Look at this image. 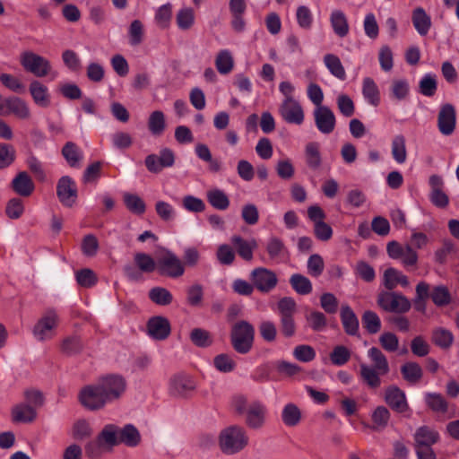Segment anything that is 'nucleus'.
<instances>
[{
	"label": "nucleus",
	"mask_w": 459,
	"mask_h": 459,
	"mask_svg": "<svg viewBox=\"0 0 459 459\" xmlns=\"http://www.w3.org/2000/svg\"><path fill=\"white\" fill-rule=\"evenodd\" d=\"M120 428L116 424H106L99 432L95 439L89 441L85 446V453L91 459H98L104 453L111 452L119 445Z\"/></svg>",
	"instance_id": "obj_1"
},
{
	"label": "nucleus",
	"mask_w": 459,
	"mask_h": 459,
	"mask_svg": "<svg viewBox=\"0 0 459 459\" xmlns=\"http://www.w3.org/2000/svg\"><path fill=\"white\" fill-rule=\"evenodd\" d=\"M248 444L246 430L237 425L230 426L221 430L219 436V446L226 455H234L243 450Z\"/></svg>",
	"instance_id": "obj_2"
},
{
	"label": "nucleus",
	"mask_w": 459,
	"mask_h": 459,
	"mask_svg": "<svg viewBox=\"0 0 459 459\" xmlns=\"http://www.w3.org/2000/svg\"><path fill=\"white\" fill-rule=\"evenodd\" d=\"M255 338V328L247 321L241 320L232 325L230 341L234 350L240 354L248 353Z\"/></svg>",
	"instance_id": "obj_3"
},
{
	"label": "nucleus",
	"mask_w": 459,
	"mask_h": 459,
	"mask_svg": "<svg viewBox=\"0 0 459 459\" xmlns=\"http://www.w3.org/2000/svg\"><path fill=\"white\" fill-rule=\"evenodd\" d=\"M59 321V316L56 310L48 309L45 311L33 326L32 334L34 338L39 342L54 338Z\"/></svg>",
	"instance_id": "obj_4"
},
{
	"label": "nucleus",
	"mask_w": 459,
	"mask_h": 459,
	"mask_svg": "<svg viewBox=\"0 0 459 459\" xmlns=\"http://www.w3.org/2000/svg\"><path fill=\"white\" fill-rule=\"evenodd\" d=\"M20 62L25 71L36 77H45L51 73L52 65L48 59L30 50L23 51Z\"/></svg>",
	"instance_id": "obj_5"
},
{
	"label": "nucleus",
	"mask_w": 459,
	"mask_h": 459,
	"mask_svg": "<svg viewBox=\"0 0 459 459\" xmlns=\"http://www.w3.org/2000/svg\"><path fill=\"white\" fill-rule=\"evenodd\" d=\"M386 252L389 257L400 261L405 268L418 264V252L410 244L401 245L397 241H391L387 244Z\"/></svg>",
	"instance_id": "obj_6"
},
{
	"label": "nucleus",
	"mask_w": 459,
	"mask_h": 459,
	"mask_svg": "<svg viewBox=\"0 0 459 459\" xmlns=\"http://www.w3.org/2000/svg\"><path fill=\"white\" fill-rule=\"evenodd\" d=\"M157 268L160 274L178 278L184 274L185 267L182 261L170 250L164 249L157 260Z\"/></svg>",
	"instance_id": "obj_7"
},
{
	"label": "nucleus",
	"mask_w": 459,
	"mask_h": 459,
	"mask_svg": "<svg viewBox=\"0 0 459 459\" xmlns=\"http://www.w3.org/2000/svg\"><path fill=\"white\" fill-rule=\"evenodd\" d=\"M98 384L108 403L119 399L126 388L125 378L118 375L105 376L99 379Z\"/></svg>",
	"instance_id": "obj_8"
},
{
	"label": "nucleus",
	"mask_w": 459,
	"mask_h": 459,
	"mask_svg": "<svg viewBox=\"0 0 459 459\" xmlns=\"http://www.w3.org/2000/svg\"><path fill=\"white\" fill-rule=\"evenodd\" d=\"M79 398L81 403L91 411L100 410L108 404L98 382L83 387L80 392Z\"/></svg>",
	"instance_id": "obj_9"
},
{
	"label": "nucleus",
	"mask_w": 459,
	"mask_h": 459,
	"mask_svg": "<svg viewBox=\"0 0 459 459\" xmlns=\"http://www.w3.org/2000/svg\"><path fill=\"white\" fill-rule=\"evenodd\" d=\"M378 305L385 311L404 313L411 308V302L403 295L394 292H383L377 299Z\"/></svg>",
	"instance_id": "obj_10"
},
{
	"label": "nucleus",
	"mask_w": 459,
	"mask_h": 459,
	"mask_svg": "<svg viewBox=\"0 0 459 459\" xmlns=\"http://www.w3.org/2000/svg\"><path fill=\"white\" fill-rule=\"evenodd\" d=\"M279 114L287 124L300 126L305 120V112L300 102L296 100L281 101Z\"/></svg>",
	"instance_id": "obj_11"
},
{
	"label": "nucleus",
	"mask_w": 459,
	"mask_h": 459,
	"mask_svg": "<svg viewBox=\"0 0 459 459\" xmlns=\"http://www.w3.org/2000/svg\"><path fill=\"white\" fill-rule=\"evenodd\" d=\"M250 279L255 287L261 292H269L275 288L278 282L276 274L266 268L258 267L251 272Z\"/></svg>",
	"instance_id": "obj_12"
},
{
	"label": "nucleus",
	"mask_w": 459,
	"mask_h": 459,
	"mask_svg": "<svg viewBox=\"0 0 459 459\" xmlns=\"http://www.w3.org/2000/svg\"><path fill=\"white\" fill-rule=\"evenodd\" d=\"M313 117L315 125L321 134H329L333 132L336 126V117L329 107L315 108Z\"/></svg>",
	"instance_id": "obj_13"
},
{
	"label": "nucleus",
	"mask_w": 459,
	"mask_h": 459,
	"mask_svg": "<svg viewBox=\"0 0 459 459\" xmlns=\"http://www.w3.org/2000/svg\"><path fill=\"white\" fill-rule=\"evenodd\" d=\"M267 417V408L260 401H252L248 404L245 413L246 424L253 429H259L265 424Z\"/></svg>",
	"instance_id": "obj_14"
},
{
	"label": "nucleus",
	"mask_w": 459,
	"mask_h": 459,
	"mask_svg": "<svg viewBox=\"0 0 459 459\" xmlns=\"http://www.w3.org/2000/svg\"><path fill=\"white\" fill-rule=\"evenodd\" d=\"M456 126V112L455 107L450 103L443 104L437 115V128L445 135H451Z\"/></svg>",
	"instance_id": "obj_15"
},
{
	"label": "nucleus",
	"mask_w": 459,
	"mask_h": 459,
	"mask_svg": "<svg viewBox=\"0 0 459 459\" xmlns=\"http://www.w3.org/2000/svg\"><path fill=\"white\" fill-rule=\"evenodd\" d=\"M56 195L65 206L72 207L77 199L75 182L69 176H63L57 182Z\"/></svg>",
	"instance_id": "obj_16"
},
{
	"label": "nucleus",
	"mask_w": 459,
	"mask_h": 459,
	"mask_svg": "<svg viewBox=\"0 0 459 459\" xmlns=\"http://www.w3.org/2000/svg\"><path fill=\"white\" fill-rule=\"evenodd\" d=\"M195 387L193 379L186 374H177L169 380V393L175 396H185Z\"/></svg>",
	"instance_id": "obj_17"
},
{
	"label": "nucleus",
	"mask_w": 459,
	"mask_h": 459,
	"mask_svg": "<svg viewBox=\"0 0 459 459\" xmlns=\"http://www.w3.org/2000/svg\"><path fill=\"white\" fill-rule=\"evenodd\" d=\"M385 403L394 411L404 412L408 410L405 394L395 385H390L385 392Z\"/></svg>",
	"instance_id": "obj_18"
},
{
	"label": "nucleus",
	"mask_w": 459,
	"mask_h": 459,
	"mask_svg": "<svg viewBox=\"0 0 459 459\" xmlns=\"http://www.w3.org/2000/svg\"><path fill=\"white\" fill-rule=\"evenodd\" d=\"M147 330L152 338L156 340H164L170 333V324L164 316H153L148 321Z\"/></svg>",
	"instance_id": "obj_19"
},
{
	"label": "nucleus",
	"mask_w": 459,
	"mask_h": 459,
	"mask_svg": "<svg viewBox=\"0 0 459 459\" xmlns=\"http://www.w3.org/2000/svg\"><path fill=\"white\" fill-rule=\"evenodd\" d=\"M329 22L333 33L342 39L350 32L348 18L341 9H333L329 15Z\"/></svg>",
	"instance_id": "obj_20"
},
{
	"label": "nucleus",
	"mask_w": 459,
	"mask_h": 459,
	"mask_svg": "<svg viewBox=\"0 0 459 459\" xmlns=\"http://www.w3.org/2000/svg\"><path fill=\"white\" fill-rule=\"evenodd\" d=\"M304 159L309 169H319L323 163L320 143L317 142L307 143L304 148Z\"/></svg>",
	"instance_id": "obj_21"
},
{
	"label": "nucleus",
	"mask_w": 459,
	"mask_h": 459,
	"mask_svg": "<svg viewBox=\"0 0 459 459\" xmlns=\"http://www.w3.org/2000/svg\"><path fill=\"white\" fill-rule=\"evenodd\" d=\"M30 93L34 103L41 108H48L51 103V97L48 88L38 80H34L30 83Z\"/></svg>",
	"instance_id": "obj_22"
},
{
	"label": "nucleus",
	"mask_w": 459,
	"mask_h": 459,
	"mask_svg": "<svg viewBox=\"0 0 459 459\" xmlns=\"http://www.w3.org/2000/svg\"><path fill=\"white\" fill-rule=\"evenodd\" d=\"M12 187L17 195L27 197L33 193L35 186L29 174L22 171L13 178Z\"/></svg>",
	"instance_id": "obj_23"
},
{
	"label": "nucleus",
	"mask_w": 459,
	"mask_h": 459,
	"mask_svg": "<svg viewBox=\"0 0 459 459\" xmlns=\"http://www.w3.org/2000/svg\"><path fill=\"white\" fill-rule=\"evenodd\" d=\"M342 324L345 333L349 335H357L359 333V319L354 311L348 305H342L340 313Z\"/></svg>",
	"instance_id": "obj_24"
},
{
	"label": "nucleus",
	"mask_w": 459,
	"mask_h": 459,
	"mask_svg": "<svg viewBox=\"0 0 459 459\" xmlns=\"http://www.w3.org/2000/svg\"><path fill=\"white\" fill-rule=\"evenodd\" d=\"M230 240L241 258L246 261L253 259V252L257 247V242L255 238L246 240L238 235H234Z\"/></svg>",
	"instance_id": "obj_25"
},
{
	"label": "nucleus",
	"mask_w": 459,
	"mask_h": 459,
	"mask_svg": "<svg viewBox=\"0 0 459 459\" xmlns=\"http://www.w3.org/2000/svg\"><path fill=\"white\" fill-rule=\"evenodd\" d=\"M411 21L416 31L420 36H426L429 33L431 28V19L423 8L418 7L413 10Z\"/></svg>",
	"instance_id": "obj_26"
},
{
	"label": "nucleus",
	"mask_w": 459,
	"mask_h": 459,
	"mask_svg": "<svg viewBox=\"0 0 459 459\" xmlns=\"http://www.w3.org/2000/svg\"><path fill=\"white\" fill-rule=\"evenodd\" d=\"M383 284L387 290L394 289L398 284L403 287L409 285L408 277L395 268H387L383 276Z\"/></svg>",
	"instance_id": "obj_27"
},
{
	"label": "nucleus",
	"mask_w": 459,
	"mask_h": 459,
	"mask_svg": "<svg viewBox=\"0 0 459 459\" xmlns=\"http://www.w3.org/2000/svg\"><path fill=\"white\" fill-rule=\"evenodd\" d=\"M362 95L367 103L377 107L380 103V91L375 81L365 77L362 81Z\"/></svg>",
	"instance_id": "obj_28"
},
{
	"label": "nucleus",
	"mask_w": 459,
	"mask_h": 459,
	"mask_svg": "<svg viewBox=\"0 0 459 459\" xmlns=\"http://www.w3.org/2000/svg\"><path fill=\"white\" fill-rule=\"evenodd\" d=\"M196 156L203 161L206 162L209 170L212 173H218L222 169V164L218 159L212 158L209 147L204 143H197L195 147Z\"/></svg>",
	"instance_id": "obj_29"
},
{
	"label": "nucleus",
	"mask_w": 459,
	"mask_h": 459,
	"mask_svg": "<svg viewBox=\"0 0 459 459\" xmlns=\"http://www.w3.org/2000/svg\"><path fill=\"white\" fill-rule=\"evenodd\" d=\"M13 114L19 119L30 117V110L27 102L21 98H7V115Z\"/></svg>",
	"instance_id": "obj_30"
},
{
	"label": "nucleus",
	"mask_w": 459,
	"mask_h": 459,
	"mask_svg": "<svg viewBox=\"0 0 459 459\" xmlns=\"http://www.w3.org/2000/svg\"><path fill=\"white\" fill-rule=\"evenodd\" d=\"M119 444L122 443L128 447H136L142 441L139 430L133 424H126L119 432Z\"/></svg>",
	"instance_id": "obj_31"
},
{
	"label": "nucleus",
	"mask_w": 459,
	"mask_h": 459,
	"mask_svg": "<svg viewBox=\"0 0 459 459\" xmlns=\"http://www.w3.org/2000/svg\"><path fill=\"white\" fill-rule=\"evenodd\" d=\"M438 438V433L429 427H420L415 433L417 447H430Z\"/></svg>",
	"instance_id": "obj_32"
},
{
	"label": "nucleus",
	"mask_w": 459,
	"mask_h": 459,
	"mask_svg": "<svg viewBox=\"0 0 459 459\" xmlns=\"http://www.w3.org/2000/svg\"><path fill=\"white\" fill-rule=\"evenodd\" d=\"M392 157L398 164H403L407 160L406 141L403 134H396L391 143Z\"/></svg>",
	"instance_id": "obj_33"
},
{
	"label": "nucleus",
	"mask_w": 459,
	"mask_h": 459,
	"mask_svg": "<svg viewBox=\"0 0 459 459\" xmlns=\"http://www.w3.org/2000/svg\"><path fill=\"white\" fill-rule=\"evenodd\" d=\"M195 22V13L192 7L183 6L176 14V23L179 30H190Z\"/></svg>",
	"instance_id": "obj_34"
},
{
	"label": "nucleus",
	"mask_w": 459,
	"mask_h": 459,
	"mask_svg": "<svg viewBox=\"0 0 459 459\" xmlns=\"http://www.w3.org/2000/svg\"><path fill=\"white\" fill-rule=\"evenodd\" d=\"M62 154L67 163L73 168H78L83 159L82 150L74 143L68 142L62 150Z\"/></svg>",
	"instance_id": "obj_35"
},
{
	"label": "nucleus",
	"mask_w": 459,
	"mask_h": 459,
	"mask_svg": "<svg viewBox=\"0 0 459 459\" xmlns=\"http://www.w3.org/2000/svg\"><path fill=\"white\" fill-rule=\"evenodd\" d=\"M215 66L221 74H230L234 67V59L229 49H221L215 57Z\"/></svg>",
	"instance_id": "obj_36"
},
{
	"label": "nucleus",
	"mask_w": 459,
	"mask_h": 459,
	"mask_svg": "<svg viewBox=\"0 0 459 459\" xmlns=\"http://www.w3.org/2000/svg\"><path fill=\"white\" fill-rule=\"evenodd\" d=\"M123 201L127 210L135 215H143L146 211L144 201L135 194L124 193Z\"/></svg>",
	"instance_id": "obj_37"
},
{
	"label": "nucleus",
	"mask_w": 459,
	"mask_h": 459,
	"mask_svg": "<svg viewBox=\"0 0 459 459\" xmlns=\"http://www.w3.org/2000/svg\"><path fill=\"white\" fill-rule=\"evenodd\" d=\"M148 128L154 136H160L166 129L165 115L160 110L152 112L148 118Z\"/></svg>",
	"instance_id": "obj_38"
},
{
	"label": "nucleus",
	"mask_w": 459,
	"mask_h": 459,
	"mask_svg": "<svg viewBox=\"0 0 459 459\" xmlns=\"http://www.w3.org/2000/svg\"><path fill=\"white\" fill-rule=\"evenodd\" d=\"M360 377L362 380L371 388H377L380 384V376L384 374L380 373L378 369L372 368L365 363L360 364Z\"/></svg>",
	"instance_id": "obj_39"
},
{
	"label": "nucleus",
	"mask_w": 459,
	"mask_h": 459,
	"mask_svg": "<svg viewBox=\"0 0 459 459\" xmlns=\"http://www.w3.org/2000/svg\"><path fill=\"white\" fill-rule=\"evenodd\" d=\"M281 420L287 427L297 426L301 420L299 408L292 403L285 404L281 411Z\"/></svg>",
	"instance_id": "obj_40"
},
{
	"label": "nucleus",
	"mask_w": 459,
	"mask_h": 459,
	"mask_svg": "<svg viewBox=\"0 0 459 459\" xmlns=\"http://www.w3.org/2000/svg\"><path fill=\"white\" fill-rule=\"evenodd\" d=\"M324 63L332 75L339 80H345L346 72L340 58L333 54H326L324 56Z\"/></svg>",
	"instance_id": "obj_41"
},
{
	"label": "nucleus",
	"mask_w": 459,
	"mask_h": 459,
	"mask_svg": "<svg viewBox=\"0 0 459 459\" xmlns=\"http://www.w3.org/2000/svg\"><path fill=\"white\" fill-rule=\"evenodd\" d=\"M92 428L89 421L84 419L77 420L74 422L70 435L75 440H83L92 435Z\"/></svg>",
	"instance_id": "obj_42"
},
{
	"label": "nucleus",
	"mask_w": 459,
	"mask_h": 459,
	"mask_svg": "<svg viewBox=\"0 0 459 459\" xmlns=\"http://www.w3.org/2000/svg\"><path fill=\"white\" fill-rule=\"evenodd\" d=\"M171 18L172 4L170 3L164 4L156 9L154 22L159 28H169L170 25Z\"/></svg>",
	"instance_id": "obj_43"
},
{
	"label": "nucleus",
	"mask_w": 459,
	"mask_h": 459,
	"mask_svg": "<svg viewBox=\"0 0 459 459\" xmlns=\"http://www.w3.org/2000/svg\"><path fill=\"white\" fill-rule=\"evenodd\" d=\"M368 356L373 362L372 368L378 369L382 374H387L389 372L388 361L379 349L376 347L370 348L368 351Z\"/></svg>",
	"instance_id": "obj_44"
},
{
	"label": "nucleus",
	"mask_w": 459,
	"mask_h": 459,
	"mask_svg": "<svg viewBox=\"0 0 459 459\" xmlns=\"http://www.w3.org/2000/svg\"><path fill=\"white\" fill-rule=\"evenodd\" d=\"M207 200L210 204L218 210H226L230 205L227 195L220 189H212L207 192Z\"/></svg>",
	"instance_id": "obj_45"
},
{
	"label": "nucleus",
	"mask_w": 459,
	"mask_h": 459,
	"mask_svg": "<svg viewBox=\"0 0 459 459\" xmlns=\"http://www.w3.org/2000/svg\"><path fill=\"white\" fill-rule=\"evenodd\" d=\"M13 418L18 422H30L36 418V411L31 405L19 404L13 410Z\"/></svg>",
	"instance_id": "obj_46"
},
{
	"label": "nucleus",
	"mask_w": 459,
	"mask_h": 459,
	"mask_svg": "<svg viewBox=\"0 0 459 459\" xmlns=\"http://www.w3.org/2000/svg\"><path fill=\"white\" fill-rule=\"evenodd\" d=\"M430 298L437 307L447 306L452 301L450 291L444 285L434 287L431 290Z\"/></svg>",
	"instance_id": "obj_47"
},
{
	"label": "nucleus",
	"mask_w": 459,
	"mask_h": 459,
	"mask_svg": "<svg viewBox=\"0 0 459 459\" xmlns=\"http://www.w3.org/2000/svg\"><path fill=\"white\" fill-rule=\"evenodd\" d=\"M432 341L438 347L447 349L453 344L454 335L449 330L438 327L433 331Z\"/></svg>",
	"instance_id": "obj_48"
},
{
	"label": "nucleus",
	"mask_w": 459,
	"mask_h": 459,
	"mask_svg": "<svg viewBox=\"0 0 459 459\" xmlns=\"http://www.w3.org/2000/svg\"><path fill=\"white\" fill-rule=\"evenodd\" d=\"M150 299L160 306H167L172 302V294L165 288L155 287L149 291Z\"/></svg>",
	"instance_id": "obj_49"
},
{
	"label": "nucleus",
	"mask_w": 459,
	"mask_h": 459,
	"mask_svg": "<svg viewBox=\"0 0 459 459\" xmlns=\"http://www.w3.org/2000/svg\"><path fill=\"white\" fill-rule=\"evenodd\" d=\"M213 366L219 372L230 373L235 369L236 362L229 354L221 353L214 357Z\"/></svg>",
	"instance_id": "obj_50"
},
{
	"label": "nucleus",
	"mask_w": 459,
	"mask_h": 459,
	"mask_svg": "<svg viewBox=\"0 0 459 459\" xmlns=\"http://www.w3.org/2000/svg\"><path fill=\"white\" fill-rule=\"evenodd\" d=\"M290 282L295 291L301 295L309 294L312 291V284L308 278L301 274H293L290 279Z\"/></svg>",
	"instance_id": "obj_51"
},
{
	"label": "nucleus",
	"mask_w": 459,
	"mask_h": 459,
	"mask_svg": "<svg viewBox=\"0 0 459 459\" xmlns=\"http://www.w3.org/2000/svg\"><path fill=\"white\" fill-rule=\"evenodd\" d=\"M401 372L404 379L410 383H416L422 377V369L420 365L415 362L405 363L402 366Z\"/></svg>",
	"instance_id": "obj_52"
},
{
	"label": "nucleus",
	"mask_w": 459,
	"mask_h": 459,
	"mask_svg": "<svg viewBox=\"0 0 459 459\" xmlns=\"http://www.w3.org/2000/svg\"><path fill=\"white\" fill-rule=\"evenodd\" d=\"M362 325L369 333H377L381 328V320L373 311H365L362 315Z\"/></svg>",
	"instance_id": "obj_53"
},
{
	"label": "nucleus",
	"mask_w": 459,
	"mask_h": 459,
	"mask_svg": "<svg viewBox=\"0 0 459 459\" xmlns=\"http://www.w3.org/2000/svg\"><path fill=\"white\" fill-rule=\"evenodd\" d=\"M419 87L422 95L426 97L433 96L437 87L436 75L433 74H424L419 82Z\"/></svg>",
	"instance_id": "obj_54"
},
{
	"label": "nucleus",
	"mask_w": 459,
	"mask_h": 459,
	"mask_svg": "<svg viewBox=\"0 0 459 459\" xmlns=\"http://www.w3.org/2000/svg\"><path fill=\"white\" fill-rule=\"evenodd\" d=\"M298 25L303 30H310L313 24V13L306 5H299L296 11Z\"/></svg>",
	"instance_id": "obj_55"
},
{
	"label": "nucleus",
	"mask_w": 459,
	"mask_h": 459,
	"mask_svg": "<svg viewBox=\"0 0 459 459\" xmlns=\"http://www.w3.org/2000/svg\"><path fill=\"white\" fill-rule=\"evenodd\" d=\"M336 104L340 113L346 117H351L355 113V105L353 100L347 94H339L336 98Z\"/></svg>",
	"instance_id": "obj_56"
},
{
	"label": "nucleus",
	"mask_w": 459,
	"mask_h": 459,
	"mask_svg": "<svg viewBox=\"0 0 459 459\" xmlns=\"http://www.w3.org/2000/svg\"><path fill=\"white\" fill-rule=\"evenodd\" d=\"M155 211L158 216L166 222L175 220L177 212L174 207L168 202L158 201L155 204Z\"/></svg>",
	"instance_id": "obj_57"
},
{
	"label": "nucleus",
	"mask_w": 459,
	"mask_h": 459,
	"mask_svg": "<svg viewBox=\"0 0 459 459\" xmlns=\"http://www.w3.org/2000/svg\"><path fill=\"white\" fill-rule=\"evenodd\" d=\"M190 339L195 345L202 348L209 347L212 343V338L210 333L201 328L192 330Z\"/></svg>",
	"instance_id": "obj_58"
},
{
	"label": "nucleus",
	"mask_w": 459,
	"mask_h": 459,
	"mask_svg": "<svg viewBox=\"0 0 459 459\" xmlns=\"http://www.w3.org/2000/svg\"><path fill=\"white\" fill-rule=\"evenodd\" d=\"M182 207L189 212L198 213L205 210V204L201 198L187 195L182 198Z\"/></svg>",
	"instance_id": "obj_59"
},
{
	"label": "nucleus",
	"mask_w": 459,
	"mask_h": 459,
	"mask_svg": "<svg viewBox=\"0 0 459 459\" xmlns=\"http://www.w3.org/2000/svg\"><path fill=\"white\" fill-rule=\"evenodd\" d=\"M371 418L374 429H384L388 424L390 412L385 406H378L372 412Z\"/></svg>",
	"instance_id": "obj_60"
},
{
	"label": "nucleus",
	"mask_w": 459,
	"mask_h": 459,
	"mask_svg": "<svg viewBox=\"0 0 459 459\" xmlns=\"http://www.w3.org/2000/svg\"><path fill=\"white\" fill-rule=\"evenodd\" d=\"M134 263L141 272L152 273L155 270L157 263L152 257L145 253H136L134 255Z\"/></svg>",
	"instance_id": "obj_61"
},
{
	"label": "nucleus",
	"mask_w": 459,
	"mask_h": 459,
	"mask_svg": "<svg viewBox=\"0 0 459 459\" xmlns=\"http://www.w3.org/2000/svg\"><path fill=\"white\" fill-rule=\"evenodd\" d=\"M129 42L133 46L139 45L143 39V24L139 20H134L128 29Z\"/></svg>",
	"instance_id": "obj_62"
},
{
	"label": "nucleus",
	"mask_w": 459,
	"mask_h": 459,
	"mask_svg": "<svg viewBox=\"0 0 459 459\" xmlns=\"http://www.w3.org/2000/svg\"><path fill=\"white\" fill-rule=\"evenodd\" d=\"M425 401L433 411L444 412L447 409L446 402L440 394L427 393L425 394Z\"/></svg>",
	"instance_id": "obj_63"
},
{
	"label": "nucleus",
	"mask_w": 459,
	"mask_h": 459,
	"mask_svg": "<svg viewBox=\"0 0 459 459\" xmlns=\"http://www.w3.org/2000/svg\"><path fill=\"white\" fill-rule=\"evenodd\" d=\"M0 82L6 88L16 93H22L25 91V85L17 77L9 74H2L0 75Z\"/></svg>",
	"instance_id": "obj_64"
}]
</instances>
